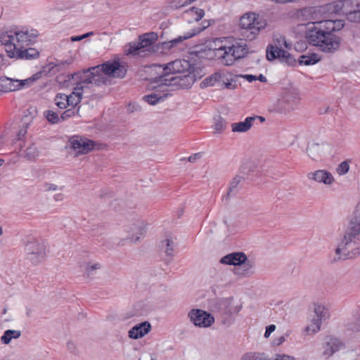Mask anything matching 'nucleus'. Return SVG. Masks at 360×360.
I'll return each instance as SVG.
<instances>
[{"instance_id":"1","label":"nucleus","mask_w":360,"mask_h":360,"mask_svg":"<svg viewBox=\"0 0 360 360\" xmlns=\"http://www.w3.org/2000/svg\"><path fill=\"white\" fill-rule=\"evenodd\" d=\"M343 20H323L307 24L305 38L308 43L317 46L320 51L334 53L340 48L343 41L338 34L345 27Z\"/></svg>"},{"instance_id":"2","label":"nucleus","mask_w":360,"mask_h":360,"mask_svg":"<svg viewBox=\"0 0 360 360\" xmlns=\"http://www.w3.org/2000/svg\"><path fill=\"white\" fill-rule=\"evenodd\" d=\"M360 233V201L358 202L349 221L342 243L335 250L338 259H349L360 255V245L355 240Z\"/></svg>"},{"instance_id":"3","label":"nucleus","mask_w":360,"mask_h":360,"mask_svg":"<svg viewBox=\"0 0 360 360\" xmlns=\"http://www.w3.org/2000/svg\"><path fill=\"white\" fill-rule=\"evenodd\" d=\"M127 63L121 60L117 55L102 64L89 68V70H92L94 84L97 86L110 84V79L105 76L111 78H124L127 75Z\"/></svg>"},{"instance_id":"4","label":"nucleus","mask_w":360,"mask_h":360,"mask_svg":"<svg viewBox=\"0 0 360 360\" xmlns=\"http://www.w3.org/2000/svg\"><path fill=\"white\" fill-rule=\"evenodd\" d=\"M158 39L156 32H150L141 34L136 41L128 43L124 46V54L128 56H146L158 51V46L155 44Z\"/></svg>"},{"instance_id":"5","label":"nucleus","mask_w":360,"mask_h":360,"mask_svg":"<svg viewBox=\"0 0 360 360\" xmlns=\"http://www.w3.org/2000/svg\"><path fill=\"white\" fill-rule=\"evenodd\" d=\"M261 174L259 167L253 162L248 161L243 163L240 168L239 174L236 175L229 183L228 191L222 199L228 200L231 195H235L242 187L240 184L243 181L254 182Z\"/></svg>"},{"instance_id":"6","label":"nucleus","mask_w":360,"mask_h":360,"mask_svg":"<svg viewBox=\"0 0 360 360\" xmlns=\"http://www.w3.org/2000/svg\"><path fill=\"white\" fill-rule=\"evenodd\" d=\"M215 56L221 59V63L226 66L234 64L238 60L246 57L249 53V48L245 41L240 40L231 46H220L215 48Z\"/></svg>"},{"instance_id":"7","label":"nucleus","mask_w":360,"mask_h":360,"mask_svg":"<svg viewBox=\"0 0 360 360\" xmlns=\"http://www.w3.org/2000/svg\"><path fill=\"white\" fill-rule=\"evenodd\" d=\"M265 20H259L255 13H248L243 15L239 22L243 36L249 40L255 39L259 32L266 26Z\"/></svg>"},{"instance_id":"8","label":"nucleus","mask_w":360,"mask_h":360,"mask_svg":"<svg viewBox=\"0 0 360 360\" xmlns=\"http://www.w3.org/2000/svg\"><path fill=\"white\" fill-rule=\"evenodd\" d=\"M158 68L162 71L158 77L155 79H162L165 77L185 74H191L194 72L195 66L191 64L190 61L186 59H176L166 65H158Z\"/></svg>"},{"instance_id":"9","label":"nucleus","mask_w":360,"mask_h":360,"mask_svg":"<svg viewBox=\"0 0 360 360\" xmlns=\"http://www.w3.org/2000/svg\"><path fill=\"white\" fill-rule=\"evenodd\" d=\"M26 259L32 264L37 265L41 263L46 256V245L41 240L30 238L25 245Z\"/></svg>"},{"instance_id":"10","label":"nucleus","mask_w":360,"mask_h":360,"mask_svg":"<svg viewBox=\"0 0 360 360\" xmlns=\"http://www.w3.org/2000/svg\"><path fill=\"white\" fill-rule=\"evenodd\" d=\"M233 298L232 297L227 298H218L216 299L212 304L214 311L219 313L225 317L222 320L224 324H230L231 321L229 319L231 315L238 314L241 309V305L233 306L232 302Z\"/></svg>"},{"instance_id":"11","label":"nucleus","mask_w":360,"mask_h":360,"mask_svg":"<svg viewBox=\"0 0 360 360\" xmlns=\"http://www.w3.org/2000/svg\"><path fill=\"white\" fill-rule=\"evenodd\" d=\"M195 75L191 74H185L165 77L162 79H154L155 83H160L162 86H174L181 89H188L195 82Z\"/></svg>"},{"instance_id":"12","label":"nucleus","mask_w":360,"mask_h":360,"mask_svg":"<svg viewBox=\"0 0 360 360\" xmlns=\"http://www.w3.org/2000/svg\"><path fill=\"white\" fill-rule=\"evenodd\" d=\"M266 57L269 61L278 59L280 62L285 63L289 66H295L297 60L287 51L276 45L269 44L266 50Z\"/></svg>"},{"instance_id":"13","label":"nucleus","mask_w":360,"mask_h":360,"mask_svg":"<svg viewBox=\"0 0 360 360\" xmlns=\"http://www.w3.org/2000/svg\"><path fill=\"white\" fill-rule=\"evenodd\" d=\"M188 317L191 322L198 328H208L214 323L213 315L200 309H192L188 312Z\"/></svg>"},{"instance_id":"14","label":"nucleus","mask_w":360,"mask_h":360,"mask_svg":"<svg viewBox=\"0 0 360 360\" xmlns=\"http://www.w3.org/2000/svg\"><path fill=\"white\" fill-rule=\"evenodd\" d=\"M71 148L79 154H87L95 147V141L81 136H74L70 139Z\"/></svg>"},{"instance_id":"15","label":"nucleus","mask_w":360,"mask_h":360,"mask_svg":"<svg viewBox=\"0 0 360 360\" xmlns=\"http://www.w3.org/2000/svg\"><path fill=\"white\" fill-rule=\"evenodd\" d=\"M71 80L75 81L73 84H76V86H85V85L89 84H94L92 70H89V68L68 74L65 81L70 82Z\"/></svg>"},{"instance_id":"16","label":"nucleus","mask_w":360,"mask_h":360,"mask_svg":"<svg viewBox=\"0 0 360 360\" xmlns=\"http://www.w3.org/2000/svg\"><path fill=\"white\" fill-rule=\"evenodd\" d=\"M314 313L316 317L313 318L312 323L305 328L307 333L309 330H311L312 333L318 332L321 328V321L329 317L328 310L322 305L315 304Z\"/></svg>"},{"instance_id":"17","label":"nucleus","mask_w":360,"mask_h":360,"mask_svg":"<svg viewBox=\"0 0 360 360\" xmlns=\"http://www.w3.org/2000/svg\"><path fill=\"white\" fill-rule=\"evenodd\" d=\"M220 263L227 265L233 266H240L244 264L245 266H251L249 264V261L246 255L243 252H235L228 254L220 259Z\"/></svg>"},{"instance_id":"18","label":"nucleus","mask_w":360,"mask_h":360,"mask_svg":"<svg viewBox=\"0 0 360 360\" xmlns=\"http://www.w3.org/2000/svg\"><path fill=\"white\" fill-rule=\"evenodd\" d=\"M342 347H344V343L339 338L328 335L324 340L323 355L326 358H328L339 351Z\"/></svg>"},{"instance_id":"19","label":"nucleus","mask_w":360,"mask_h":360,"mask_svg":"<svg viewBox=\"0 0 360 360\" xmlns=\"http://www.w3.org/2000/svg\"><path fill=\"white\" fill-rule=\"evenodd\" d=\"M160 83H158V86L156 90L143 96V100L151 105H155L159 102L165 101L169 95L167 93H165L167 89H164L165 86L160 87Z\"/></svg>"},{"instance_id":"20","label":"nucleus","mask_w":360,"mask_h":360,"mask_svg":"<svg viewBox=\"0 0 360 360\" xmlns=\"http://www.w3.org/2000/svg\"><path fill=\"white\" fill-rule=\"evenodd\" d=\"M151 330V325L148 321H143L135 325L129 330V337L134 340L141 338L148 334Z\"/></svg>"},{"instance_id":"21","label":"nucleus","mask_w":360,"mask_h":360,"mask_svg":"<svg viewBox=\"0 0 360 360\" xmlns=\"http://www.w3.org/2000/svg\"><path fill=\"white\" fill-rule=\"evenodd\" d=\"M309 179H312L319 183H323L326 185H330L334 181V178L330 172L324 169H319L307 174Z\"/></svg>"},{"instance_id":"22","label":"nucleus","mask_w":360,"mask_h":360,"mask_svg":"<svg viewBox=\"0 0 360 360\" xmlns=\"http://www.w3.org/2000/svg\"><path fill=\"white\" fill-rule=\"evenodd\" d=\"M84 86H76L73 91L70 94L67 95V101H68V106L75 108L78 104L82 101V93Z\"/></svg>"},{"instance_id":"23","label":"nucleus","mask_w":360,"mask_h":360,"mask_svg":"<svg viewBox=\"0 0 360 360\" xmlns=\"http://www.w3.org/2000/svg\"><path fill=\"white\" fill-rule=\"evenodd\" d=\"M193 37H194L193 34H192L191 32H188L184 34L183 36H179V37L174 38L169 41H164L160 44V46L163 51H165V50L169 51L173 47L177 46L178 44L182 42L184 40L188 39Z\"/></svg>"},{"instance_id":"24","label":"nucleus","mask_w":360,"mask_h":360,"mask_svg":"<svg viewBox=\"0 0 360 360\" xmlns=\"http://www.w3.org/2000/svg\"><path fill=\"white\" fill-rule=\"evenodd\" d=\"M255 117H247L244 121L234 122L231 124L232 131L234 132H246L253 124Z\"/></svg>"},{"instance_id":"25","label":"nucleus","mask_w":360,"mask_h":360,"mask_svg":"<svg viewBox=\"0 0 360 360\" xmlns=\"http://www.w3.org/2000/svg\"><path fill=\"white\" fill-rule=\"evenodd\" d=\"M39 56V52L34 49H18L17 50V58L18 59H25V60H32L37 58Z\"/></svg>"},{"instance_id":"26","label":"nucleus","mask_w":360,"mask_h":360,"mask_svg":"<svg viewBox=\"0 0 360 360\" xmlns=\"http://www.w3.org/2000/svg\"><path fill=\"white\" fill-rule=\"evenodd\" d=\"M18 79H12L6 77H0V91L1 92H10L17 89L14 86V82H18Z\"/></svg>"},{"instance_id":"27","label":"nucleus","mask_w":360,"mask_h":360,"mask_svg":"<svg viewBox=\"0 0 360 360\" xmlns=\"http://www.w3.org/2000/svg\"><path fill=\"white\" fill-rule=\"evenodd\" d=\"M320 60L321 58L315 53L309 55H301L297 59V62L300 65H311L317 63Z\"/></svg>"},{"instance_id":"28","label":"nucleus","mask_w":360,"mask_h":360,"mask_svg":"<svg viewBox=\"0 0 360 360\" xmlns=\"http://www.w3.org/2000/svg\"><path fill=\"white\" fill-rule=\"evenodd\" d=\"M221 78H222V75L219 72H216L213 73L212 75H211L210 76L204 79L201 82L200 86L202 89L207 88L208 86H212L214 85V84L217 82H219L221 81Z\"/></svg>"},{"instance_id":"29","label":"nucleus","mask_w":360,"mask_h":360,"mask_svg":"<svg viewBox=\"0 0 360 360\" xmlns=\"http://www.w3.org/2000/svg\"><path fill=\"white\" fill-rule=\"evenodd\" d=\"M20 335V330L8 329L5 330L1 337V342L4 345H8L12 339H18Z\"/></svg>"},{"instance_id":"30","label":"nucleus","mask_w":360,"mask_h":360,"mask_svg":"<svg viewBox=\"0 0 360 360\" xmlns=\"http://www.w3.org/2000/svg\"><path fill=\"white\" fill-rule=\"evenodd\" d=\"M162 248H165V252L167 257H169V259L167 260V264L170 262L172 259L174 255V248L175 246L174 242L169 238L165 239L161 242Z\"/></svg>"},{"instance_id":"31","label":"nucleus","mask_w":360,"mask_h":360,"mask_svg":"<svg viewBox=\"0 0 360 360\" xmlns=\"http://www.w3.org/2000/svg\"><path fill=\"white\" fill-rule=\"evenodd\" d=\"M240 360H270L264 352H246L242 355Z\"/></svg>"},{"instance_id":"32","label":"nucleus","mask_w":360,"mask_h":360,"mask_svg":"<svg viewBox=\"0 0 360 360\" xmlns=\"http://www.w3.org/2000/svg\"><path fill=\"white\" fill-rule=\"evenodd\" d=\"M39 154V152L34 143H31L24 150V157L29 161H34Z\"/></svg>"},{"instance_id":"33","label":"nucleus","mask_w":360,"mask_h":360,"mask_svg":"<svg viewBox=\"0 0 360 360\" xmlns=\"http://www.w3.org/2000/svg\"><path fill=\"white\" fill-rule=\"evenodd\" d=\"M67 95L63 93H58L55 98L54 102L56 105L61 110L66 109L68 107V101H67Z\"/></svg>"},{"instance_id":"34","label":"nucleus","mask_w":360,"mask_h":360,"mask_svg":"<svg viewBox=\"0 0 360 360\" xmlns=\"http://www.w3.org/2000/svg\"><path fill=\"white\" fill-rule=\"evenodd\" d=\"M44 116L47 121L51 124H56L60 122V117L56 112L51 110H45Z\"/></svg>"},{"instance_id":"35","label":"nucleus","mask_w":360,"mask_h":360,"mask_svg":"<svg viewBox=\"0 0 360 360\" xmlns=\"http://www.w3.org/2000/svg\"><path fill=\"white\" fill-rule=\"evenodd\" d=\"M41 72H39L34 74L30 78H27L26 79H22V80H18V82H19V84L16 86L17 89L22 88V87L25 86V85H27V86L30 85L34 82L38 80L41 77Z\"/></svg>"},{"instance_id":"36","label":"nucleus","mask_w":360,"mask_h":360,"mask_svg":"<svg viewBox=\"0 0 360 360\" xmlns=\"http://www.w3.org/2000/svg\"><path fill=\"white\" fill-rule=\"evenodd\" d=\"M277 108L278 111L280 112H285L293 110V106L288 103V101L286 98H283L278 101Z\"/></svg>"},{"instance_id":"37","label":"nucleus","mask_w":360,"mask_h":360,"mask_svg":"<svg viewBox=\"0 0 360 360\" xmlns=\"http://www.w3.org/2000/svg\"><path fill=\"white\" fill-rule=\"evenodd\" d=\"M227 122L221 116L215 118L214 122V132L220 134L226 128Z\"/></svg>"},{"instance_id":"38","label":"nucleus","mask_w":360,"mask_h":360,"mask_svg":"<svg viewBox=\"0 0 360 360\" xmlns=\"http://www.w3.org/2000/svg\"><path fill=\"white\" fill-rule=\"evenodd\" d=\"M5 46V50H6V52L7 53V55L9 58H17V50L18 49H17L15 44L13 43V41L12 42H9L6 44L4 45Z\"/></svg>"},{"instance_id":"39","label":"nucleus","mask_w":360,"mask_h":360,"mask_svg":"<svg viewBox=\"0 0 360 360\" xmlns=\"http://www.w3.org/2000/svg\"><path fill=\"white\" fill-rule=\"evenodd\" d=\"M14 40V35L12 31L2 32L0 33V44L5 45Z\"/></svg>"},{"instance_id":"40","label":"nucleus","mask_w":360,"mask_h":360,"mask_svg":"<svg viewBox=\"0 0 360 360\" xmlns=\"http://www.w3.org/2000/svg\"><path fill=\"white\" fill-rule=\"evenodd\" d=\"M347 329L354 332L360 331V315L354 316V321L347 324Z\"/></svg>"},{"instance_id":"41","label":"nucleus","mask_w":360,"mask_h":360,"mask_svg":"<svg viewBox=\"0 0 360 360\" xmlns=\"http://www.w3.org/2000/svg\"><path fill=\"white\" fill-rule=\"evenodd\" d=\"M222 82V86L224 88L229 89H235L236 88V78H231L229 79L228 78H225V76H222L221 79Z\"/></svg>"},{"instance_id":"42","label":"nucleus","mask_w":360,"mask_h":360,"mask_svg":"<svg viewBox=\"0 0 360 360\" xmlns=\"http://www.w3.org/2000/svg\"><path fill=\"white\" fill-rule=\"evenodd\" d=\"M187 13L195 16V21L200 20L205 15L204 10L196 7H192Z\"/></svg>"},{"instance_id":"43","label":"nucleus","mask_w":360,"mask_h":360,"mask_svg":"<svg viewBox=\"0 0 360 360\" xmlns=\"http://www.w3.org/2000/svg\"><path fill=\"white\" fill-rule=\"evenodd\" d=\"M72 63V60H66L64 61H60L57 65H53V63H50L49 66H50L49 71L53 70V72H59L62 68H63L65 65H70Z\"/></svg>"},{"instance_id":"44","label":"nucleus","mask_w":360,"mask_h":360,"mask_svg":"<svg viewBox=\"0 0 360 360\" xmlns=\"http://www.w3.org/2000/svg\"><path fill=\"white\" fill-rule=\"evenodd\" d=\"M80 106L78 107L77 110H75V108H70L68 110H65L60 115V119L61 121H65L68 120V118L72 117L75 115L76 113H79Z\"/></svg>"},{"instance_id":"45","label":"nucleus","mask_w":360,"mask_h":360,"mask_svg":"<svg viewBox=\"0 0 360 360\" xmlns=\"http://www.w3.org/2000/svg\"><path fill=\"white\" fill-rule=\"evenodd\" d=\"M349 170V160H345L342 162L337 168V172L340 175H344L347 174Z\"/></svg>"},{"instance_id":"46","label":"nucleus","mask_w":360,"mask_h":360,"mask_svg":"<svg viewBox=\"0 0 360 360\" xmlns=\"http://www.w3.org/2000/svg\"><path fill=\"white\" fill-rule=\"evenodd\" d=\"M210 25V23L208 20H202L201 22V25L199 27H195L192 29L191 32L193 34V36H195L198 34H200L201 32L205 30L206 28H207Z\"/></svg>"},{"instance_id":"47","label":"nucleus","mask_w":360,"mask_h":360,"mask_svg":"<svg viewBox=\"0 0 360 360\" xmlns=\"http://www.w3.org/2000/svg\"><path fill=\"white\" fill-rule=\"evenodd\" d=\"M13 35L16 37L17 41L18 42H26L31 41V39L27 38V30L25 32H14Z\"/></svg>"},{"instance_id":"48","label":"nucleus","mask_w":360,"mask_h":360,"mask_svg":"<svg viewBox=\"0 0 360 360\" xmlns=\"http://www.w3.org/2000/svg\"><path fill=\"white\" fill-rule=\"evenodd\" d=\"M101 267V265L100 263H95L94 264H91V263H87L86 266V274L87 276H89L93 274V271L99 269Z\"/></svg>"},{"instance_id":"49","label":"nucleus","mask_w":360,"mask_h":360,"mask_svg":"<svg viewBox=\"0 0 360 360\" xmlns=\"http://www.w3.org/2000/svg\"><path fill=\"white\" fill-rule=\"evenodd\" d=\"M270 360H295L293 356L285 354H276L274 359Z\"/></svg>"},{"instance_id":"50","label":"nucleus","mask_w":360,"mask_h":360,"mask_svg":"<svg viewBox=\"0 0 360 360\" xmlns=\"http://www.w3.org/2000/svg\"><path fill=\"white\" fill-rule=\"evenodd\" d=\"M276 330V326L274 324L269 325L266 327L265 333H264V338H267L270 336L271 333H273Z\"/></svg>"},{"instance_id":"51","label":"nucleus","mask_w":360,"mask_h":360,"mask_svg":"<svg viewBox=\"0 0 360 360\" xmlns=\"http://www.w3.org/2000/svg\"><path fill=\"white\" fill-rule=\"evenodd\" d=\"M236 77H243L248 82H252L257 80V76L254 75H236Z\"/></svg>"},{"instance_id":"52","label":"nucleus","mask_w":360,"mask_h":360,"mask_svg":"<svg viewBox=\"0 0 360 360\" xmlns=\"http://www.w3.org/2000/svg\"><path fill=\"white\" fill-rule=\"evenodd\" d=\"M285 340V338L284 335H282L278 338H275L273 341H272V345L274 346H279L281 345V344H283Z\"/></svg>"},{"instance_id":"53","label":"nucleus","mask_w":360,"mask_h":360,"mask_svg":"<svg viewBox=\"0 0 360 360\" xmlns=\"http://www.w3.org/2000/svg\"><path fill=\"white\" fill-rule=\"evenodd\" d=\"M276 41L278 44L281 43V41L283 42V46L286 48V49H290L291 47V44H289L286 39H285V37L284 36H280V38L279 39H276Z\"/></svg>"},{"instance_id":"54","label":"nucleus","mask_w":360,"mask_h":360,"mask_svg":"<svg viewBox=\"0 0 360 360\" xmlns=\"http://www.w3.org/2000/svg\"><path fill=\"white\" fill-rule=\"evenodd\" d=\"M67 348L71 352V353H73L75 354L76 352V350H77V346L76 345L71 342V341H69L68 343H67Z\"/></svg>"},{"instance_id":"55","label":"nucleus","mask_w":360,"mask_h":360,"mask_svg":"<svg viewBox=\"0 0 360 360\" xmlns=\"http://www.w3.org/2000/svg\"><path fill=\"white\" fill-rule=\"evenodd\" d=\"M136 229H137V232H136L137 234L143 235L146 233V226L143 224V222L140 223V224H139L137 226Z\"/></svg>"},{"instance_id":"56","label":"nucleus","mask_w":360,"mask_h":360,"mask_svg":"<svg viewBox=\"0 0 360 360\" xmlns=\"http://www.w3.org/2000/svg\"><path fill=\"white\" fill-rule=\"evenodd\" d=\"M44 188H45L46 191H56V190H57L58 186L53 184L46 183L44 185Z\"/></svg>"},{"instance_id":"57","label":"nucleus","mask_w":360,"mask_h":360,"mask_svg":"<svg viewBox=\"0 0 360 360\" xmlns=\"http://www.w3.org/2000/svg\"><path fill=\"white\" fill-rule=\"evenodd\" d=\"M200 158L201 155L200 153H195L188 158V161L190 162H194L196 160L200 159Z\"/></svg>"},{"instance_id":"58","label":"nucleus","mask_w":360,"mask_h":360,"mask_svg":"<svg viewBox=\"0 0 360 360\" xmlns=\"http://www.w3.org/2000/svg\"><path fill=\"white\" fill-rule=\"evenodd\" d=\"M139 106H136L134 104L129 103L127 108V110L129 112L131 113L134 112L135 110H137V108Z\"/></svg>"},{"instance_id":"59","label":"nucleus","mask_w":360,"mask_h":360,"mask_svg":"<svg viewBox=\"0 0 360 360\" xmlns=\"http://www.w3.org/2000/svg\"><path fill=\"white\" fill-rule=\"evenodd\" d=\"M26 134H27L26 129H20L18 133V139L19 140L22 139L23 137H25Z\"/></svg>"},{"instance_id":"60","label":"nucleus","mask_w":360,"mask_h":360,"mask_svg":"<svg viewBox=\"0 0 360 360\" xmlns=\"http://www.w3.org/2000/svg\"><path fill=\"white\" fill-rule=\"evenodd\" d=\"M84 39V38L83 35L82 34V35L72 36V37H71L70 40L72 41H79Z\"/></svg>"},{"instance_id":"61","label":"nucleus","mask_w":360,"mask_h":360,"mask_svg":"<svg viewBox=\"0 0 360 360\" xmlns=\"http://www.w3.org/2000/svg\"><path fill=\"white\" fill-rule=\"evenodd\" d=\"M257 80H259L261 82H266L267 79L265 76H264L262 74H260L259 76H257Z\"/></svg>"},{"instance_id":"62","label":"nucleus","mask_w":360,"mask_h":360,"mask_svg":"<svg viewBox=\"0 0 360 360\" xmlns=\"http://www.w3.org/2000/svg\"><path fill=\"white\" fill-rule=\"evenodd\" d=\"M32 33H30V34H31V39H32V38H34V37H37V36H38V32H37V30H34V31H33V30H32Z\"/></svg>"},{"instance_id":"63","label":"nucleus","mask_w":360,"mask_h":360,"mask_svg":"<svg viewBox=\"0 0 360 360\" xmlns=\"http://www.w3.org/2000/svg\"><path fill=\"white\" fill-rule=\"evenodd\" d=\"M82 35H83L84 38L85 39V38H86L88 37L94 35V32H86V33H85V34H84Z\"/></svg>"},{"instance_id":"64","label":"nucleus","mask_w":360,"mask_h":360,"mask_svg":"<svg viewBox=\"0 0 360 360\" xmlns=\"http://www.w3.org/2000/svg\"><path fill=\"white\" fill-rule=\"evenodd\" d=\"M252 117H255V120L259 119L262 122L265 121V118L262 116H253Z\"/></svg>"}]
</instances>
